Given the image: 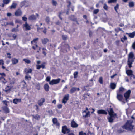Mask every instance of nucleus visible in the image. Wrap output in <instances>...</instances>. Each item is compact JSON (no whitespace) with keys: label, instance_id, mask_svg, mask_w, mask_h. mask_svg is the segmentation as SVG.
Masks as SVG:
<instances>
[{"label":"nucleus","instance_id":"obj_1","mask_svg":"<svg viewBox=\"0 0 135 135\" xmlns=\"http://www.w3.org/2000/svg\"><path fill=\"white\" fill-rule=\"evenodd\" d=\"M108 111L109 115V117L108 118V121L110 122H112L114 119L116 117V114L114 113L112 108H110Z\"/></svg>","mask_w":135,"mask_h":135},{"label":"nucleus","instance_id":"obj_2","mask_svg":"<svg viewBox=\"0 0 135 135\" xmlns=\"http://www.w3.org/2000/svg\"><path fill=\"white\" fill-rule=\"evenodd\" d=\"M132 121L131 120L128 121L126 124L122 127V128L126 130L132 129L133 127V126L132 124Z\"/></svg>","mask_w":135,"mask_h":135},{"label":"nucleus","instance_id":"obj_3","mask_svg":"<svg viewBox=\"0 0 135 135\" xmlns=\"http://www.w3.org/2000/svg\"><path fill=\"white\" fill-rule=\"evenodd\" d=\"M131 93V90H129L124 94V95L126 101H127L129 100Z\"/></svg>","mask_w":135,"mask_h":135},{"label":"nucleus","instance_id":"obj_4","mask_svg":"<svg viewBox=\"0 0 135 135\" xmlns=\"http://www.w3.org/2000/svg\"><path fill=\"white\" fill-rule=\"evenodd\" d=\"M38 38H36L34 39L31 42V44H33L34 43H35V47L34 46H32V48L35 50H36V48H37L38 47V45L37 44V41L38 40Z\"/></svg>","mask_w":135,"mask_h":135},{"label":"nucleus","instance_id":"obj_5","mask_svg":"<svg viewBox=\"0 0 135 135\" xmlns=\"http://www.w3.org/2000/svg\"><path fill=\"white\" fill-rule=\"evenodd\" d=\"M60 79L58 78L56 79H53L49 82L50 85H52L58 83L60 81Z\"/></svg>","mask_w":135,"mask_h":135},{"label":"nucleus","instance_id":"obj_6","mask_svg":"<svg viewBox=\"0 0 135 135\" xmlns=\"http://www.w3.org/2000/svg\"><path fill=\"white\" fill-rule=\"evenodd\" d=\"M88 109L86 108V110H84L83 112V117H89L90 115V113L89 111L87 112Z\"/></svg>","mask_w":135,"mask_h":135},{"label":"nucleus","instance_id":"obj_7","mask_svg":"<svg viewBox=\"0 0 135 135\" xmlns=\"http://www.w3.org/2000/svg\"><path fill=\"white\" fill-rule=\"evenodd\" d=\"M22 14V12L20 8L17 9L15 13V15L16 16H21Z\"/></svg>","mask_w":135,"mask_h":135},{"label":"nucleus","instance_id":"obj_8","mask_svg":"<svg viewBox=\"0 0 135 135\" xmlns=\"http://www.w3.org/2000/svg\"><path fill=\"white\" fill-rule=\"evenodd\" d=\"M62 132L64 134H68L69 133V130L67 128L66 126H64L62 127Z\"/></svg>","mask_w":135,"mask_h":135},{"label":"nucleus","instance_id":"obj_9","mask_svg":"<svg viewBox=\"0 0 135 135\" xmlns=\"http://www.w3.org/2000/svg\"><path fill=\"white\" fill-rule=\"evenodd\" d=\"M23 26L26 30H29L31 29V26L27 23V22H26L23 25Z\"/></svg>","mask_w":135,"mask_h":135},{"label":"nucleus","instance_id":"obj_10","mask_svg":"<svg viewBox=\"0 0 135 135\" xmlns=\"http://www.w3.org/2000/svg\"><path fill=\"white\" fill-rule=\"evenodd\" d=\"M13 87V86H11L9 85L7 86L5 88L4 91L6 93H10Z\"/></svg>","mask_w":135,"mask_h":135},{"label":"nucleus","instance_id":"obj_11","mask_svg":"<svg viewBox=\"0 0 135 135\" xmlns=\"http://www.w3.org/2000/svg\"><path fill=\"white\" fill-rule=\"evenodd\" d=\"M126 34L128 35V36L131 38H133L135 36V31L132 32V33H126Z\"/></svg>","mask_w":135,"mask_h":135},{"label":"nucleus","instance_id":"obj_12","mask_svg":"<svg viewBox=\"0 0 135 135\" xmlns=\"http://www.w3.org/2000/svg\"><path fill=\"white\" fill-rule=\"evenodd\" d=\"M123 96L120 93H117V97L118 99L120 101H121L123 99Z\"/></svg>","mask_w":135,"mask_h":135},{"label":"nucleus","instance_id":"obj_13","mask_svg":"<svg viewBox=\"0 0 135 135\" xmlns=\"http://www.w3.org/2000/svg\"><path fill=\"white\" fill-rule=\"evenodd\" d=\"M76 90L79 91L80 90V89L79 88H76L75 87H72L70 90V93H73Z\"/></svg>","mask_w":135,"mask_h":135},{"label":"nucleus","instance_id":"obj_14","mask_svg":"<svg viewBox=\"0 0 135 135\" xmlns=\"http://www.w3.org/2000/svg\"><path fill=\"white\" fill-rule=\"evenodd\" d=\"M11 61L12 64L14 65L18 62V60L16 58H12L11 59Z\"/></svg>","mask_w":135,"mask_h":135},{"label":"nucleus","instance_id":"obj_15","mask_svg":"<svg viewBox=\"0 0 135 135\" xmlns=\"http://www.w3.org/2000/svg\"><path fill=\"white\" fill-rule=\"evenodd\" d=\"M97 113L99 114H107V112L104 110H98L97 111Z\"/></svg>","mask_w":135,"mask_h":135},{"label":"nucleus","instance_id":"obj_16","mask_svg":"<svg viewBox=\"0 0 135 135\" xmlns=\"http://www.w3.org/2000/svg\"><path fill=\"white\" fill-rule=\"evenodd\" d=\"M17 5V3L13 2L12 4L10 6V8L11 9H15Z\"/></svg>","mask_w":135,"mask_h":135},{"label":"nucleus","instance_id":"obj_17","mask_svg":"<svg viewBox=\"0 0 135 135\" xmlns=\"http://www.w3.org/2000/svg\"><path fill=\"white\" fill-rule=\"evenodd\" d=\"M126 72L128 76H131L133 75V71L131 70H127L126 71Z\"/></svg>","mask_w":135,"mask_h":135},{"label":"nucleus","instance_id":"obj_18","mask_svg":"<svg viewBox=\"0 0 135 135\" xmlns=\"http://www.w3.org/2000/svg\"><path fill=\"white\" fill-rule=\"evenodd\" d=\"M71 126L73 127L76 128L78 127V125L74 121H73L71 122Z\"/></svg>","mask_w":135,"mask_h":135},{"label":"nucleus","instance_id":"obj_19","mask_svg":"<svg viewBox=\"0 0 135 135\" xmlns=\"http://www.w3.org/2000/svg\"><path fill=\"white\" fill-rule=\"evenodd\" d=\"M44 88L46 91H48L49 89V87L48 84H45L44 85Z\"/></svg>","mask_w":135,"mask_h":135},{"label":"nucleus","instance_id":"obj_20","mask_svg":"<svg viewBox=\"0 0 135 135\" xmlns=\"http://www.w3.org/2000/svg\"><path fill=\"white\" fill-rule=\"evenodd\" d=\"M41 41L43 44L45 45L47 44V42H49V40L48 39L46 38L41 39Z\"/></svg>","mask_w":135,"mask_h":135},{"label":"nucleus","instance_id":"obj_21","mask_svg":"<svg viewBox=\"0 0 135 135\" xmlns=\"http://www.w3.org/2000/svg\"><path fill=\"white\" fill-rule=\"evenodd\" d=\"M131 59H128L127 61L128 64V65L129 67L131 68L132 67V65L133 63V60H131Z\"/></svg>","mask_w":135,"mask_h":135},{"label":"nucleus","instance_id":"obj_22","mask_svg":"<svg viewBox=\"0 0 135 135\" xmlns=\"http://www.w3.org/2000/svg\"><path fill=\"white\" fill-rule=\"evenodd\" d=\"M134 57V55L132 52H131L128 55V59H131L133 58Z\"/></svg>","mask_w":135,"mask_h":135},{"label":"nucleus","instance_id":"obj_23","mask_svg":"<svg viewBox=\"0 0 135 135\" xmlns=\"http://www.w3.org/2000/svg\"><path fill=\"white\" fill-rule=\"evenodd\" d=\"M110 88L113 89H114L116 87V84L114 83H111L110 84Z\"/></svg>","mask_w":135,"mask_h":135},{"label":"nucleus","instance_id":"obj_24","mask_svg":"<svg viewBox=\"0 0 135 135\" xmlns=\"http://www.w3.org/2000/svg\"><path fill=\"white\" fill-rule=\"evenodd\" d=\"M52 121L54 124L57 126H59V124L57 122V120L56 118H54L52 119Z\"/></svg>","mask_w":135,"mask_h":135},{"label":"nucleus","instance_id":"obj_25","mask_svg":"<svg viewBox=\"0 0 135 135\" xmlns=\"http://www.w3.org/2000/svg\"><path fill=\"white\" fill-rule=\"evenodd\" d=\"M124 88L122 87H120L119 90L117 93H120L122 94L124 91Z\"/></svg>","mask_w":135,"mask_h":135},{"label":"nucleus","instance_id":"obj_26","mask_svg":"<svg viewBox=\"0 0 135 135\" xmlns=\"http://www.w3.org/2000/svg\"><path fill=\"white\" fill-rule=\"evenodd\" d=\"M69 98V94L65 95L62 101H68Z\"/></svg>","mask_w":135,"mask_h":135},{"label":"nucleus","instance_id":"obj_27","mask_svg":"<svg viewBox=\"0 0 135 135\" xmlns=\"http://www.w3.org/2000/svg\"><path fill=\"white\" fill-rule=\"evenodd\" d=\"M29 19L31 20H34L36 19V17L34 15H32L29 16Z\"/></svg>","mask_w":135,"mask_h":135},{"label":"nucleus","instance_id":"obj_28","mask_svg":"<svg viewBox=\"0 0 135 135\" xmlns=\"http://www.w3.org/2000/svg\"><path fill=\"white\" fill-rule=\"evenodd\" d=\"M90 94L89 93H86L84 94L83 96V98L84 100H86L87 98V96H90Z\"/></svg>","mask_w":135,"mask_h":135},{"label":"nucleus","instance_id":"obj_29","mask_svg":"<svg viewBox=\"0 0 135 135\" xmlns=\"http://www.w3.org/2000/svg\"><path fill=\"white\" fill-rule=\"evenodd\" d=\"M46 22L47 24H49L50 22V18L48 16H47L45 19Z\"/></svg>","mask_w":135,"mask_h":135},{"label":"nucleus","instance_id":"obj_30","mask_svg":"<svg viewBox=\"0 0 135 135\" xmlns=\"http://www.w3.org/2000/svg\"><path fill=\"white\" fill-rule=\"evenodd\" d=\"M89 90V85L86 86L84 87L83 91H88Z\"/></svg>","mask_w":135,"mask_h":135},{"label":"nucleus","instance_id":"obj_31","mask_svg":"<svg viewBox=\"0 0 135 135\" xmlns=\"http://www.w3.org/2000/svg\"><path fill=\"white\" fill-rule=\"evenodd\" d=\"M23 61L27 64H30L31 62L30 60L26 58L24 59H23Z\"/></svg>","mask_w":135,"mask_h":135},{"label":"nucleus","instance_id":"obj_32","mask_svg":"<svg viewBox=\"0 0 135 135\" xmlns=\"http://www.w3.org/2000/svg\"><path fill=\"white\" fill-rule=\"evenodd\" d=\"M42 50L43 54L45 56H46V52L47 51V49H46L45 48H42Z\"/></svg>","mask_w":135,"mask_h":135},{"label":"nucleus","instance_id":"obj_33","mask_svg":"<svg viewBox=\"0 0 135 135\" xmlns=\"http://www.w3.org/2000/svg\"><path fill=\"white\" fill-rule=\"evenodd\" d=\"M99 82L101 84H103V78L102 77H100L98 80Z\"/></svg>","mask_w":135,"mask_h":135},{"label":"nucleus","instance_id":"obj_34","mask_svg":"<svg viewBox=\"0 0 135 135\" xmlns=\"http://www.w3.org/2000/svg\"><path fill=\"white\" fill-rule=\"evenodd\" d=\"M134 3L133 2H130L129 3V6L130 7H134Z\"/></svg>","mask_w":135,"mask_h":135},{"label":"nucleus","instance_id":"obj_35","mask_svg":"<svg viewBox=\"0 0 135 135\" xmlns=\"http://www.w3.org/2000/svg\"><path fill=\"white\" fill-rule=\"evenodd\" d=\"M25 71L27 74H28L31 73L32 70L31 69H26Z\"/></svg>","mask_w":135,"mask_h":135},{"label":"nucleus","instance_id":"obj_36","mask_svg":"<svg viewBox=\"0 0 135 135\" xmlns=\"http://www.w3.org/2000/svg\"><path fill=\"white\" fill-rule=\"evenodd\" d=\"M3 110L6 113H8L9 112V110L7 107H6L3 108Z\"/></svg>","mask_w":135,"mask_h":135},{"label":"nucleus","instance_id":"obj_37","mask_svg":"<svg viewBox=\"0 0 135 135\" xmlns=\"http://www.w3.org/2000/svg\"><path fill=\"white\" fill-rule=\"evenodd\" d=\"M119 4H117L116 6L114 7V9L116 11V13H118V12L117 10V9H118L119 8Z\"/></svg>","mask_w":135,"mask_h":135},{"label":"nucleus","instance_id":"obj_38","mask_svg":"<svg viewBox=\"0 0 135 135\" xmlns=\"http://www.w3.org/2000/svg\"><path fill=\"white\" fill-rule=\"evenodd\" d=\"M127 38L125 35H124V37H123L122 39H121V41L123 42H124V41L126 40Z\"/></svg>","mask_w":135,"mask_h":135},{"label":"nucleus","instance_id":"obj_39","mask_svg":"<svg viewBox=\"0 0 135 135\" xmlns=\"http://www.w3.org/2000/svg\"><path fill=\"white\" fill-rule=\"evenodd\" d=\"M10 2V0H3V2L4 4H8Z\"/></svg>","mask_w":135,"mask_h":135},{"label":"nucleus","instance_id":"obj_40","mask_svg":"<svg viewBox=\"0 0 135 135\" xmlns=\"http://www.w3.org/2000/svg\"><path fill=\"white\" fill-rule=\"evenodd\" d=\"M52 4L53 5L56 6L57 4V3L54 0H52Z\"/></svg>","mask_w":135,"mask_h":135},{"label":"nucleus","instance_id":"obj_41","mask_svg":"<svg viewBox=\"0 0 135 135\" xmlns=\"http://www.w3.org/2000/svg\"><path fill=\"white\" fill-rule=\"evenodd\" d=\"M78 75V72L77 71L75 72L74 73V77L75 78H77Z\"/></svg>","mask_w":135,"mask_h":135},{"label":"nucleus","instance_id":"obj_42","mask_svg":"<svg viewBox=\"0 0 135 135\" xmlns=\"http://www.w3.org/2000/svg\"><path fill=\"white\" fill-rule=\"evenodd\" d=\"M103 8L104 9L106 10H107L108 9V7L107 6V4L105 3L104 4L103 7Z\"/></svg>","mask_w":135,"mask_h":135},{"label":"nucleus","instance_id":"obj_43","mask_svg":"<svg viewBox=\"0 0 135 135\" xmlns=\"http://www.w3.org/2000/svg\"><path fill=\"white\" fill-rule=\"evenodd\" d=\"M99 10L98 9H94L93 11V13L96 14L99 12Z\"/></svg>","mask_w":135,"mask_h":135},{"label":"nucleus","instance_id":"obj_44","mask_svg":"<svg viewBox=\"0 0 135 135\" xmlns=\"http://www.w3.org/2000/svg\"><path fill=\"white\" fill-rule=\"evenodd\" d=\"M117 0H109L108 1V3H114L116 2Z\"/></svg>","mask_w":135,"mask_h":135},{"label":"nucleus","instance_id":"obj_45","mask_svg":"<svg viewBox=\"0 0 135 135\" xmlns=\"http://www.w3.org/2000/svg\"><path fill=\"white\" fill-rule=\"evenodd\" d=\"M79 135H86V134L83 131H81L79 133Z\"/></svg>","mask_w":135,"mask_h":135},{"label":"nucleus","instance_id":"obj_46","mask_svg":"<svg viewBox=\"0 0 135 135\" xmlns=\"http://www.w3.org/2000/svg\"><path fill=\"white\" fill-rule=\"evenodd\" d=\"M62 37L63 40H65L67 39L68 38V36L67 35H63Z\"/></svg>","mask_w":135,"mask_h":135},{"label":"nucleus","instance_id":"obj_47","mask_svg":"<svg viewBox=\"0 0 135 135\" xmlns=\"http://www.w3.org/2000/svg\"><path fill=\"white\" fill-rule=\"evenodd\" d=\"M15 83V80H11L10 81V84H9V85L11 86L13 85Z\"/></svg>","mask_w":135,"mask_h":135},{"label":"nucleus","instance_id":"obj_48","mask_svg":"<svg viewBox=\"0 0 135 135\" xmlns=\"http://www.w3.org/2000/svg\"><path fill=\"white\" fill-rule=\"evenodd\" d=\"M50 76H47L46 78V80L47 82H50Z\"/></svg>","mask_w":135,"mask_h":135},{"label":"nucleus","instance_id":"obj_49","mask_svg":"<svg viewBox=\"0 0 135 135\" xmlns=\"http://www.w3.org/2000/svg\"><path fill=\"white\" fill-rule=\"evenodd\" d=\"M41 68H42V69H44L45 68V63L44 62L41 65Z\"/></svg>","mask_w":135,"mask_h":135},{"label":"nucleus","instance_id":"obj_50","mask_svg":"<svg viewBox=\"0 0 135 135\" xmlns=\"http://www.w3.org/2000/svg\"><path fill=\"white\" fill-rule=\"evenodd\" d=\"M3 79V80H4L2 81V83H3L4 84H5L7 83V81L5 78H4Z\"/></svg>","mask_w":135,"mask_h":135},{"label":"nucleus","instance_id":"obj_51","mask_svg":"<svg viewBox=\"0 0 135 135\" xmlns=\"http://www.w3.org/2000/svg\"><path fill=\"white\" fill-rule=\"evenodd\" d=\"M7 57L9 58H11V54L9 53H7Z\"/></svg>","mask_w":135,"mask_h":135},{"label":"nucleus","instance_id":"obj_52","mask_svg":"<svg viewBox=\"0 0 135 135\" xmlns=\"http://www.w3.org/2000/svg\"><path fill=\"white\" fill-rule=\"evenodd\" d=\"M4 64V62L3 60L2 59H0V65H3Z\"/></svg>","mask_w":135,"mask_h":135},{"label":"nucleus","instance_id":"obj_53","mask_svg":"<svg viewBox=\"0 0 135 135\" xmlns=\"http://www.w3.org/2000/svg\"><path fill=\"white\" fill-rule=\"evenodd\" d=\"M21 99H13V101H21Z\"/></svg>","mask_w":135,"mask_h":135},{"label":"nucleus","instance_id":"obj_54","mask_svg":"<svg viewBox=\"0 0 135 135\" xmlns=\"http://www.w3.org/2000/svg\"><path fill=\"white\" fill-rule=\"evenodd\" d=\"M65 47L66 48H68L69 49H70V47L68 44H65Z\"/></svg>","mask_w":135,"mask_h":135},{"label":"nucleus","instance_id":"obj_55","mask_svg":"<svg viewBox=\"0 0 135 135\" xmlns=\"http://www.w3.org/2000/svg\"><path fill=\"white\" fill-rule=\"evenodd\" d=\"M36 69H39L41 68V65H36Z\"/></svg>","mask_w":135,"mask_h":135},{"label":"nucleus","instance_id":"obj_56","mask_svg":"<svg viewBox=\"0 0 135 135\" xmlns=\"http://www.w3.org/2000/svg\"><path fill=\"white\" fill-rule=\"evenodd\" d=\"M27 17H22V20L23 21H26V22H27Z\"/></svg>","mask_w":135,"mask_h":135},{"label":"nucleus","instance_id":"obj_57","mask_svg":"<svg viewBox=\"0 0 135 135\" xmlns=\"http://www.w3.org/2000/svg\"><path fill=\"white\" fill-rule=\"evenodd\" d=\"M34 118L36 119H38L40 118V116L38 115H35L34 117Z\"/></svg>","mask_w":135,"mask_h":135},{"label":"nucleus","instance_id":"obj_58","mask_svg":"<svg viewBox=\"0 0 135 135\" xmlns=\"http://www.w3.org/2000/svg\"><path fill=\"white\" fill-rule=\"evenodd\" d=\"M93 33L91 31H90L89 32V35L90 37H91Z\"/></svg>","mask_w":135,"mask_h":135},{"label":"nucleus","instance_id":"obj_59","mask_svg":"<svg viewBox=\"0 0 135 135\" xmlns=\"http://www.w3.org/2000/svg\"><path fill=\"white\" fill-rule=\"evenodd\" d=\"M86 135H94V134L93 133L89 132Z\"/></svg>","mask_w":135,"mask_h":135},{"label":"nucleus","instance_id":"obj_60","mask_svg":"<svg viewBox=\"0 0 135 135\" xmlns=\"http://www.w3.org/2000/svg\"><path fill=\"white\" fill-rule=\"evenodd\" d=\"M45 34H46V29L45 27L44 28V29L42 31Z\"/></svg>","mask_w":135,"mask_h":135},{"label":"nucleus","instance_id":"obj_61","mask_svg":"<svg viewBox=\"0 0 135 135\" xmlns=\"http://www.w3.org/2000/svg\"><path fill=\"white\" fill-rule=\"evenodd\" d=\"M0 75H1V76H6L5 74L4 73H0Z\"/></svg>","mask_w":135,"mask_h":135},{"label":"nucleus","instance_id":"obj_62","mask_svg":"<svg viewBox=\"0 0 135 135\" xmlns=\"http://www.w3.org/2000/svg\"><path fill=\"white\" fill-rule=\"evenodd\" d=\"M43 102H38V104L39 105L41 106L43 104Z\"/></svg>","mask_w":135,"mask_h":135},{"label":"nucleus","instance_id":"obj_63","mask_svg":"<svg viewBox=\"0 0 135 135\" xmlns=\"http://www.w3.org/2000/svg\"><path fill=\"white\" fill-rule=\"evenodd\" d=\"M132 48L134 49H135V41L133 44L132 45Z\"/></svg>","mask_w":135,"mask_h":135},{"label":"nucleus","instance_id":"obj_64","mask_svg":"<svg viewBox=\"0 0 135 135\" xmlns=\"http://www.w3.org/2000/svg\"><path fill=\"white\" fill-rule=\"evenodd\" d=\"M62 105L61 104H59L58 105L57 107L59 109L61 108L62 107Z\"/></svg>","mask_w":135,"mask_h":135}]
</instances>
